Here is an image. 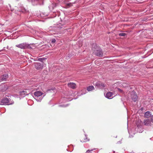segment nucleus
I'll return each mask as SVG.
<instances>
[{"mask_svg": "<svg viewBox=\"0 0 153 153\" xmlns=\"http://www.w3.org/2000/svg\"><path fill=\"white\" fill-rule=\"evenodd\" d=\"M92 50L93 53L97 56H102L103 53L100 47H98L96 44H94L92 45Z\"/></svg>", "mask_w": 153, "mask_h": 153, "instance_id": "obj_1", "label": "nucleus"}, {"mask_svg": "<svg viewBox=\"0 0 153 153\" xmlns=\"http://www.w3.org/2000/svg\"><path fill=\"white\" fill-rule=\"evenodd\" d=\"M35 97V99H36V100L38 102H41V101L42 99L43 98V97L45 96L44 95L42 97H40L41 98H39V99H37L38 97H40V96H42L43 94V93L41 91H35L34 93Z\"/></svg>", "mask_w": 153, "mask_h": 153, "instance_id": "obj_2", "label": "nucleus"}, {"mask_svg": "<svg viewBox=\"0 0 153 153\" xmlns=\"http://www.w3.org/2000/svg\"><path fill=\"white\" fill-rule=\"evenodd\" d=\"M16 46L21 49H26L27 48L30 49L31 48L29 45L25 43L16 45Z\"/></svg>", "mask_w": 153, "mask_h": 153, "instance_id": "obj_3", "label": "nucleus"}, {"mask_svg": "<svg viewBox=\"0 0 153 153\" xmlns=\"http://www.w3.org/2000/svg\"><path fill=\"white\" fill-rule=\"evenodd\" d=\"M13 103V102L12 103H10L8 100V99L7 98H4L3 99L1 100V102H0V104H7V105H10L12 104Z\"/></svg>", "mask_w": 153, "mask_h": 153, "instance_id": "obj_4", "label": "nucleus"}, {"mask_svg": "<svg viewBox=\"0 0 153 153\" xmlns=\"http://www.w3.org/2000/svg\"><path fill=\"white\" fill-rule=\"evenodd\" d=\"M35 67L38 70L42 69L43 67V63H41L39 62H36L35 64Z\"/></svg>", "mask_w": 153, "mask_h": 153, "instance_id": "obj_5", "label": "nucleus"}, {"mask_svg": "<svg viewBox=\"0 0 153 153\" xmlns=\"http://www.w3.org/2000/svg\"><path fill=\"white\" fill-rule=\"evenodd\" d=\"M131 97L132 100L134 102H136L137 99V97L136 94L134 91H132L131 93Z\"/></svg>", "mask_w": 153, "mask_h": 153, "instance_id": "obj_6", "label": "nucleus"}, {"mask_svg": "<svg viewBox=\"0 0 153 153\" xmlns=\"http://www.w3.org/2000/svg\"><path fill=\"white\" fill-rule=\"evenodd\" d=\"M95 85L98 87L100 88H103L105 87V85L100 82H98L96 83Z\"/></svg>", "mask_w": 153, "mask_h": 153, "instance_id": "obj_7", "label": "nucleus"}, {"mask_svg": "<svg viewBox=\"0 0 153 153\" xmlns=\"http://www.w3.org/2000/svg\"><path fill=\"white\" fill-rule=\"evenodd\" d=\"M114 94L113 92L110 91L108 92L105 95V97L108 99H111V97Z\"/></svg>", "mask_w": 153, "mask_h": 153, "instance_id": "obj_8", "label": "nucleus"}, {"mask_svg": "<svg viewBox=\"0 0 153 153\" xmlns=\"http://www.w3.org/2000/svg\"><path fill=\"white\" fill-rule=\"evenodd\" d=\"M68 85L69 87L73 89H75L76 87V84L75 83L73 82L68 83Z\"/></svg>", "mask_w": 153, "mask_h": 153, "instance_id": "obj_9", "label": "nucleus"}, {"mask_svg": "<svg viewBox=\"0 0 153 153\" xmlns=\"http://www.w3.org/2000/svg\"><path fill=\"white\" fill-rule=\"evenodd\" d=\"M144 125L146 126H151V123L149 120L147 119L144 120Z\"/></svg>", "mask_w": 153, "mask_h": 153, "instance_id": "obj_10", "label": "nucleus"}, {"mask_svg": "<svg viewBox=\"0 0 153 153\" xmlns=\"http://www.w3.org/2000/svg\"><path fill=\"white\" fill-rule=\"evenodd\" d=\"M8 77V75L5 74L1 76V79L2 80L6 81V79Z\"/></svg>", "mask_w": 153, "mask_h": 153, "instance_id": "obj_11", "label": "nucleus"}, {"mask_svg": "<svg viewBox=\"0 0 153 153\" xmlns=\"http://www.w3.org/2000/svg\"><path fill=\"white\" fill-rule=\"evenodd\" d=\"M29 94V93H27V92L26 91H22L20 92V94L21 95L23 96L24 97L26 95H27Z\"/></svg>", "mask_w": 153, "mask_h": 153, "instance_id": "obj_12", "label": "nucleus"}, {"mask_svg": "<svg viewBox=\"0 0 153 153\" xmlns=\"http://www.w3.org/2000/svg\"><path fill=\"white\" fill-rule=\"evenodd\" d=\"M144 116L146 118H149L151 116L150 112L149 111H147L145 113Z\"/></svg>", "mask_w": 153, "mask_h": 153, "instance_id": "obj_13", "label": "nucleus"}, {"mask_svg": "<svg viewBox=\"0 0 153 153\" xmlns=\"http://www.w3.org/2000/svg\"><path fill=\"white\" fill-rule=\"evenodd\" d=\"M94 89V88L93 86H90L87 88V90L88 91H91Z\"/></svg>", "mask_w": 153, "mask_h": 153, "instance_id": "obj_14", "label": "nucleus"}, {"mask_svg": "<svg viewBox=\"0 0 153 153\" xmlns=\"http://www.w3.org/2000/svg\"><path fill=\"white\" fill-rule=\"evenodd\" d=\"M42 0H34V2H36V3L34 4V5H36L38 4H41V2H42Z\"/></svg>", "mask_w": 153, "mask_h": 153, "instance_id": "obj_15", "label": "nucleus"}, {"mask_svg": "<svg viewBox=\"0 0 153 153\" xmlns=\"http://www.w3.org/2000/svg\"><path fill=\"white\" fill-rule=\"evenodd\" d=\"M126 35V34L125 33H120L119 35L121 36H124Z\"/></svg>", "mask_w": 153, "mask_h": 153, "instance_id": "obj_16", "label": "nucleus"}, {"mask_svg": "<svg viewBox=\"0 0 153 153\" xmlns=\"http://www.w3.org/2000/svg\"><path fill=\"white\" fill-rule=\"evenodd\" d=\"M45 59L44 58H40L38 59V60L39 61L42 62L43 60H44Z\"/></svg>", "mask_w": 153, "mask_h": 153, "instance_id": "obj_17", "label": "nucleus"}, {"mask_svg": "<svg viewBox=\"0 0 153 153\" xmlns=\"http://www.w3.org/2000/svg\"><path fill=\"white\" fill-rule=\"evenodd\" d=\"M89 140L86 137V139H84V140H83V141H81L82 142H86L87 141H89Z\"/></svg>", "mask_w": 153, "mask_h": 153, "instance_id": "obj_18", "label": "nucleus"}, {"mask_svg": "<svg viewBox=\"0 0 153 153\" xmlns=\"http://www.w3.org/2000/svg\"><path fill=\"white\" fill-rule=\"evenodd\" d=\"M117 89L118 90V91H119V92H120L121 93H123V91L121 89H120L119 88H117Z\"/></svg>", "mask_w": 153, "mask_h": 153, "instance_id": "obj_19", "label": "nucleus"}, {"mask_svg": "<svg viewBox=\"0 0 153 153\" xmlns=\"http://www.w3.org/2000/svg\"><path fill=\"white\" fill-rule=\"evenodd\" d=\"M151 121L153 123V115L151 117Z\"/></svg>", "mask_w": 153, "mask_h": 153, "instance_id": "obj_20", "label": "nucleus"}, {"mask_svg": "<svg viewBox=\"0 0 153 153\" xmlns=\"http://www.w3.org/2000/svg\"><path fill=\"white\" fill-rule=\"evenodd\" d=\"M56 42V40L55 39H53L52 40V43H54Z\"/></svg>", "mask_w": 153, "mask_h": 153, "instance_id": "obj_21", "label": "nucleus"}, {"mask_svg": "<svg viewBox=\"0 0 153 153\" xmlns=\"http://www.w3.org/2000/svg\"><path fill=\"white\" fill-rule=\"evenodd\" d=\"M95 149H92V150H88L87 151V153H88L89 152H91V151H93V150H95Z\"/></svg>", "mask_w": 153, "mask_h": 153, "instance_id": "obj_22", "label": "nucleus"}, {"mask_svg": "<svg viewBox=\"0 0 153 153\" xmlns=\"http://www.w3.org/2000/svg\"><path fill=\"white\" fill-rule=\"evenodd\" d=\"M137 126L138 127H139L140 126H139V125L137 123Z\"/></svg>", "mask_w": 153, "mask_h": 153, "instance_id": "obj_23", "label": "nucleus"}, {"mask_svg": "<svg viewBox=\"0 0 153 153\" xmlns=\"http://www.w3.org/2000/svg\"><path fill=\"white\" fill-rule=\"evenodd\" d=\"M31 89H33V90H35V89L34 88H32Z\"/></svg>", "mask_w": 153, "mask_h": 153, "instance_id": "obj_24", "label": "nucleus"}, {"mask_svg": "<svg viewBox=\"0 0 153 153\" xmlns=\"http://www.w3.org/2000/svg\"><path fill=\"white\" fill-rule=\"evenodd\" d=\"M33 87V86H32V87Z\"/></svg>", "mask_w": 153, "mask_h": 153, "instance_id": "obj_25", "label": "nucleus"}]
</instances>
